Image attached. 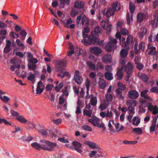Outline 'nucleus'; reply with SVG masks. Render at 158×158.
Returning <instances> with one entry per match:
<instances>
[{"label":"nucleus","instance_id":"obj_1","mask_svg":"<svg viewBox=\"0 0 158 158\" xmlns=\"http://www.w3.org/2000/svg\"><path fill=\"white\" fill-rule=\"evenodd\" d=\"M111 8H109L107 10L106 15L107 17H109L114 14V12L119 10L120 7L117 2H114L112 4Z\"/></svg>","mask_w":158,"mask_h":158},{"label":"nucleus","instance_id":"obj_2","mask_svg":"<svg viewBox=\"0 0 158 158\" xmlns=\"http://www.w3.org/2000/svg\"><path fill=\"white\" fill-rule=\"evenodd\" d=\"M40 142L43 143L42 149L48 151H52L54 148L57 146V144L45 140H42Z\"/></svg>","mask_w":158,"mask_h":158},{"label":"nucleus","instance_id":"obj_3","mask_svg":"<svg viewBox=\"0 0 158 158\" xmlns=\"http://www.w3.org/2000/svg\"><path fill=\"white\" fill-rule=\"evenodd\" d=\"M67 63V61L65 60H57L56 62V64L57 66L55 69V71L56 72H62V71L64 69V67L66 65Z\"/></svg>","mask_w":158,"mask_h":158},{"label":"nucleus","instance_id":"obj_4","mask_svg":"<svg viewBox=\"0 0 158 158\" xmlns=\"http://www.w3.org/2000/svg\"><path fill=\"white\" fill-rule=\"evenodd\" d=\"M88 121L89 122L91 123L95 127H97L100 128L102 127L104 130L105 129L104 124L103 123H102L101 124H100L99 123L100 121L99 119L95 117H94L91 119H88Z\"/></svg>","mask_w":158,"mask_h":158},{"label":"nucleus","instance_id":"obj_5","mask_svg":"<svg viewBox=\"0 0 158 158\" xmlns=\"http://www.w3.org/2000/svg\"><path fill=\"white\" fill-rule=\"evenodd\" d=\"M81 19L82 25H84L85 23L86 25L89 24V19L83 14H81L77 17V23H79Z\"/></svg>","mask_w":158,"mask_h":158},{"label":"nucleus","instance_id":"obj_6","mask_svg":"<svg viewBox=\"0 0 158 158\" xmlns=\"http://www.w3.org/2000/svg\"><path fill=\"white\" fill-rule=\"evenodd\" d=\"M141 105L144 107H148V110L151 112L154 110V106H153L151 102H148L145 100H142L140 101Z\"/></svg>","mask_w":158,"mask_h":158},{"label":"nucleus","instance_id":"obj_7","mask_svg":"<svg viewBox=\"0 0 158 158\" xmlns=\"http://www.w3.org/2000/svg\"><path fill=\"white\" fill-rule=\"evenodd\" d=\"M94 37L92 35H89L87 40L83 39L81 41L82 43L86 46L90 45L92 44H94Z\"/></svg>","mask_w":158,"mask_h":158},{"label":"nucleus","instance_id":"obj_8","mask_svg":"<svg viewBox=\"0 0 158 158\" xmlns=\"http://www.w3.org/2000/svg\"><path fill=\"white\" fill-rule=\"evenodd\" d=\"M154 19L152 20L150 22V24L152 27H156L158 25V11H155L154 15Z\"/></svg>","mask_w":158,"mask_h":158},{"label":"nucleus","instance_id":"obj_9","mask_svg":"<svg viewBox=\"0 0 158 158\" xmlns=\"http://www.w3.org/2000/svg\"><path fill=\"white\" fill-rule=\"evenodd\" d=\"M148 92V90L145 89L141 92V96L144 98V99H142V100H145L146 101L149 102V101H152V98L149 96L147 94Z\"/></svg>","mask_w":158,"mask_h":158},{"label":"nucleus","instance_id":"obj_10","mask_svg":"<svg viewBox=\"0 0 158 158\" xmlns=\"http://www.w3.org/2000/svg\"><path fill=\"white\" fill-rule=\"evenodd\" d=\"M139 96L138 92L135 90H131L128 92V96L130 99H135L137 98Z\"/></svg>","mask_w":158,"mask_h":158},{"label":"nucleus","instance_id":"obj_11","mask_svg":"<svg viewBox=\"0 0 158 158\" xmlns=\"http://www.w3.org/2000/svg\"><path fill=\"white\" fill-rule=\"evenodd\" d=\"M148 50H149L148 53L149 55H156L158 54V52L156 50V48L152 46L151 44H149L148 45Z\"/></svg>","mask_w":158,"mask_h":158},{"label":"nucleus","instance_id":"obj_12","mask_svg":"<svg viewBox=\"0 0 158 158\" xmlns=\"http://www.w3.org/2000/svg\"><path fill=\"white\" fill-rule=\"evenodd\" d=\"M91 98L90 101V104L94 106H96L97 102V98L96 96H94L92 94H90L89 96H86V98L87 99H89Z\"/></svg>","mask_w":158,"mask_h":158},{"label":"nucleus","instance_id":"obj_13","mask_svg":"<svg viewBox=\"0 0 158 158\" xmlns=\"http://www.w3.org/2000/svg\"><path fill=\"white\" fill-rule=\"evenodd\" d=\"M72 144L74 146V149L79 153H81L82 150L80 148L82 145L81 143L77 141H74L72 142Z\"/></svg>","mask_w":158,"mask_h":158},{"label":"nucleus","instance_id":"obj_14","mask_svg":"<svg viewBox=\"0 0 158 158\" xmlns=\"http://www.w3.org/2000/svg\"><path fill=\"white\" fill-rule=\"evenodd\" d=\"M90 50L92 53L96 55L101 54L102 52V50L101 48L98 47L90 48Z\"/></svg>","mask_w":158,"mask_h":158},{"label":"nucleus","instance_id":"obj_15","mask_svg":"<svg viewBox=\"0 0 158 158\" xmlns=\"http://www.w3.org/2000/svg\"><path fill=\"white\" fill-rule=\"evenodd\" d=\"M158 117V115L155 116L153 118L152 122V125L150 128V131L151 132H153L155 130L156 126V125Z\"/></svg>","mask_w":158,"mask_h":158},{"label":"nucleus","instance_id":"obj_16","mask_svg":"<svg viewBox=\"0 0 158 158\" xmlns=\"http://www.w3.org/2000/svg\"><path fill=\"white\" fill-rule=\"evenodd\" d=\"M101 152V150L98 151L95 150L91 151V152L89 154V155L90 158L94 157L95 158H97L98 157H100L102 156L101 154H97L98 152L100 153Z\"/></svg>","mask_w":158,"mask_h":158},{"label":"nucleus","instance_id":"obj_17","mask_svg":"<svg viewBox=\"0 0 158 158\" xmlns=\"http://www.w3.org/2000/svg\"><path fill=\"white\" fill-rule=\"evenodd\" d=\"M147 32V30L145 28H142L140 31L138 32L137 35L140 39H142L145 35Z\"/></svg>","mask_w":158,"mask_h":158},{"label":"nucleus","instance_id":"obj_18","mask_svg":"<svg viewBox=\"0 0 158 158\" xmlns=\"http://www.w3.org/2000/svg\"><path fill=\"white\" fill-rule=\"evenodd\" d=\"M6 45L4 49L3 52L4 53L7 54L11 50V41L7 40L6 41Z\"/></svg>","mask_w":158,"mask_h":158},{"label":"nucleus","instance_id":"obj_19","mask_svg":"<svg viewBox=\"0 0 158 158\" xmlns=\"http://www.w3.org/2000/svg\"><path fill=\"white\" fill-rule=\"evenodd\" d=\"M135 42L136 43V41L135 38H133L131 35L128 36L127 38V45H131L134 44Z\"/></svg>","mask_w":158,"mask_h":158},{"label":"nucleus","instance_id":"obj_20","mask_svg":"<svg viewBox=\"0 0 158 158\" xmlns=\"http://www.w3.org/2000/svg\"><path fill=\"white\" fill-rule=\"evenodd\" d=\"M100 115L102 118H104L105 117L111 118L113 116V113L111 111L109 112V110H108L106 113L104 112H101L100 113Z\"/></svg>","mask_w":158,"mask_h":158},{"label":"nucleus","instance_id":"obj_21","mask_svg":"<svg viewBox=\"0 0 158 158\" xmlns=\"http://www.w3.org/2000/svg\"><path fill=\"white\" fill-rule=\"evenodd\" d=\"M115 92L116 93V97L119 100H123L124 97L122 95V91L119 88H117L115 89Z\"/></svg>","mask_w":158,"mask_h":158},{"label":"nucleus","instance_id":"obj_22","mask_svg":"<svg viewBox=\"0 0 158 158\" xmlns=\"http://www.w3.org/2000/svg\"><path fill=\"white\" fill-rule=\"evenodd\" d=\"M112 57L109 54H106L102 58V60L104 63H110L111 62Z\"/></svg>","mask_w":158,"mask_h":158},{"label":"nucleus","instance_id":"obj_23","mask_svg":"<svg viewBox=\"0 0 158 158\" xmlns=\"http://www.w3.org/2000/svg\"><path fill=\"white\" fill-rule=\"evenodd\" d=\"M31 145L34 148L40 150L41 149H42L43 143L41 145H40L37 142H34L31 144Z\"/></svg>","mask_w":158,"mask_h":158},{"label":"nucleus","instance_id":"obj_24","mask_svg":"<svg viewBox=\"0 0 158 158\" xmlns=\"http://www.w3.org/2000/svg\"><path fill=\"white\" fill-rule=\"evenodd\" d=\"M146 17L144 13H138L137 15V21L141 22L143 21V18Z\"/></svg>","mask_w":158,"mask_h":158},{"label":"nucleus","instance_id":"obj_25","mask_svg":"<svg viewBox=\"0 0 158 158\" xmlns=\"http://www.w3.org/2000/svg\"><path fill=\"white\" fill-rule=\"evenodd\" d=\"M98 84L100 88L101 89H104L106 86V83L105 80L102 78H100Z\"/></svg>","mask_w":158,"mask_h":158},{"label":"nucleus","instance_id":"obj_26","mask_svg":"<svg viewBox=\"0 0 158 158\" xmlns=\"http://www.w3.org/2000/svg\"><path fill=\"white\" fill-rule=\"evenodd\" d=\"M104 76L106 79L109 81H111L113 79V74L110 72H106L104 74Z\"/></svg>","mask_w":158,"mask_h":158},{"label":"nucleus","instance_id":"obj_27","mask_svg":"<svg viewBox=\"0 0 158 158\" xmlns=\"http://www.w3.org/2000/svg\"><path fill=\"white\" fill-rule=\"evenodd\" d=\"M74 78L77 84L80 85L81 84L82 79L80 76L78 75H75L74 76Z\"/></svg>","mask_w":158,"mask_h":158},{"label":"nucleus","instance_id":"obj_28","mask_svg":"<svg viewBox=\"0 0 158 158\" xmlns=\"http://www.w3.org/2000/svg\"><path fill=\"white\" fill-rule=\"evenodd\" d=\"M135 6L134 4L131 2L129 3V9L130 12L132 14L131 15V17L132 19L133 14L134 13L135 10Z\"/></svg>","mask_w":158,"mask_h":158},{"label":"nucleus","instance_id":"obj_29","mask_svg":"<svg viewBox=\"0 0 158 158\" xmlns=\"http://www.w3.org/2000/svg\"><path fill=\"white\" fill-rule=\"evenodd\" d=\"M16 119L22 123H24L27 122V120L22 115H19Z\"/></svg>","mask_w":158,"mask_h":158},{"label":"nucleus","instance_id":"obj_30","mask_svg":"<svg viewBox=\"0 0 158 158\" xmlns=\"http://www.w3.org/2000/svg\"><path fill=\"white\" fill-rule=\"evenodd\" d=\"M137 103L138 102L136 101L129 100L127 102L126 104L128 106H135Z\"/></svg>","mask_w":158,"mask_h":158},{"label":"nucleus","instance_id":"obj_31","mask_svg":"<svg viewBox=\"0 0 158 158\" xmlns=\"http://www.w3.org/2000/svg\"><path fill=\"white\" fill-rule=\"evenodd\" d=\"M85 144L88 145L90 148L93 149L98 148L95 143L90 141H86L85 143Z\"/></svg>","mask_w":158,"mask_h":158},{"label":"nucleus","instance_id":"obj_32","mask_svg":"<svg viewBox=\"0 0 158 158\" xmlns=\"http://www.w3.org/2000/svg\"><path fill=\"white\" fill-rule=\"evenodd\" d=\"M102 27L103 29L106 30V33L107 35H109L110 33L112 28L111 25H109L106 28L105 25H104L103 26H102Z\"/></svg>","mask_w":158,"mask_h":158},{"label":"nucleus","instance_id":"obj_33","mask_svg":"<svg viewBox=\"0 0 158 158\" xmlns=\"http://www.w3.org/2000/svg\"><path fill=\"white\" fill-rule=\"evenodd\" d=\"M69 4V0H60V7L61 8H64V5H68Z\"/></svg>","mask_w":158,"mask_h":158},{"label":"nucleus","instance_id":"obj_34","mask_svg":"<svg viewBox=\"0 0 158 158\" xmlns=\"http://www.w3.org/2000/svg\"><path fill=\"white\" fill-rule=\"evenodd\" d=\"M140 78L142 80V81L144 83L147 82L148 80V76L145 74H142L139 76Z\"/></svg>","mask_w":158,"mask_h":158},{"label":"nucleus","instance_id":"obj_35","mask_svg":"<svg viewBox=\"0 0 158 158\" xmlns=\"http://www.w3.org/2000/svg\"><path fill=\"white\" fill-rule=\"evenodd\" d=\"M127 68L128 69L127 70V73L128 74L131 73L132 72L133 69V66L132 64L130 62H129L128 63V64L127 66Z\"/></svg>","mask_w":158,"mask_h":158},{"label":"nucleus","instance_id":"obj_36","mask_svg":"<svg viewBox=\"0 0 158 158\" xmlns=\"http://www.w3.org/2000/svg\"><path fill=\"white\" fill-rule=\"evenodd\" d=\"M128 54V51L124 49H123L121 50L120 52V55L122 58H125L127 56Z\"/></svg>","mask_w":158,"mask_h":158},{"label":"nucleus","instance_id":"obj_37","mask_svg":"<svg viewBox=\"0 0 158 158\" xmlns=\"http://www.w3.org/2000/svg\"><path fill=\"white\" fill-rule=\"evenodd\" d=\"M84 6V3L81 1L76 2L74 5L75 7L77 8H81L83 7Z\"/></svg>","mask_w":158,"mask_h":158},{"label":"nucleus","instance_id":"obj_38","mask_svg":"<svg viewBox=\"0 0 158 158\" xmlns=\"http://www.w3.org/2000/svg\"><path fill=\"white\" fill-rule=\"evenodd\" d=\"M21 40H24L27 35V33L24 29H23L20 32Z\"/></svg>","mask_w":158,"mask_h":158},{"label":"nucleus","instance_id":"obj_39","mask_svg":"<svg viewBox=\"0 0 158 158\" xmlns=\"http://www.w3.org/2000/svg\"><path fill=\"white\" fill-rule=\"evenodd\" d=\"M114 46L110 44V43H107L105 47L106 50L108 52H110L112 51V48Z\"/></svg>","mask_w":158,"mask_h":158},{"label":"nucleus","instance_id":"obj_40","mask_svg":"<svg viewBox=\"0 0 158 158\" xmlns=\"http://www.w3.org/2000/svg\"><path fill=\"white\" fill-rule=\"evenodd\" d=\"M109 43H110V44L113 46L118 43L117 40L114 38H113L111 36H110L109 37Z\"/></svg>","mask_w":158,"mask_h":158},{"label":"nucleus","instance_id":"obj_41","mask_svg":"<svg viewBox=\"0 0 158 158\" xmlns=\"http://www.w3.org/2000/svg\"><path fill=\"white\" fill-rule=\"evenodd\" d=\"M87 65L89 67V69L92 70H96L95 65L90 61L87 62Z\"/></svg>","mask_w":158,"mask_h":158},{"label":"nucleus","instance_id":"obj_42","mask_svg":"<svg viewBox=\"0 0 158 158\" xmlns=\"http://www.w3.org/2000/svg\"><path fill=\"white\" fill-rule=\"evenodd\" d=\"M121 44L122 46H124V47L127 50H129V48L128 45H127V42H126L125 39L124 38H122V40L120 41Z\"/></svg>","mask_w":158,"mask_h":158},{"label":"nucleus","instance_id":"obj_43","mask_svg":"<svg viewBox=\"0 0 158 158\" xmlns=\"http://www.w3.org/2000/svg\"><path fill=\"white\" fill-rule=\"evenodd\" d=\"M92 111L91 110H84L83 111V113L84 115H86L89 117H90L92 114Z\"/></svg>","mask_w":158,"mask_h":158},{"label":"nucleus","instance_id":"obj_44","mask_svg":"<svg viewBox=\"0 0 158 158\" xmlns=\"http://www.w3.org/2000/svg\"><path fill=\"white\" fill-rule=\"evenodd\" d=\"M102 28L99 26H97L95 28L94 30V32L95 34L101 33L102 32Z\"/></svg>","mask_w":158,"mask_h":158},{"label":"nucleus","instance_id":"obj_45","mask_svg":"<svg viewBox=\"0 0 158 158\" xmlns=\"http://www.w3.org/2000/svg\"><path fill=\"white\" fill-rule=\"evenodd\" d=\"M114 124V120H110L109 121L108 126L109 127V129L110 132H113L114 130L113 129L112 125Z\"/></svg>","mask_w":158,"mask_h":158},{"label":"nucleus","instance_id":"obj_46","mask_svg":"<svg viewBox=\"0 0 158 158\" xmlns=\"http://www.w3.org/2000/svg\"><path fill=\"white\" fill-rule=\"evenodd\" d=\"M78 11L77 9L73 8L72 9L71 12V15L72 17H75L77 14Z\"/></svg>","mask_w":158,"mask_h":158},{"label":"nucleus","instance_id":"obj_47","mask_svg":"<svg viewBox=\"0 0 158 158\" xmlns=\"http://www.w3.org/2000/svg\"><path fill=\"white\" fill-rule=\"evenodd\" d=\"M104 68L103 64L101 63L98 62L97 63L96 67V70L98 71L100 69L101 70L102 69Z\"/></svg>","mask_w":158,"mask_h":158},{"label":"nucleus","instance_id":"obj_48","mask_svg":"<svg viewBox=\"0 0 158 158\" xmlns=\"http://www.w3.org/2000/svg\"><path fill=\"white\" fill-rule=\"evenodd\" d=\"M29 76L27 77L28 80L31 81H34L35 80H34L35 77V75L31 73H29Z\"/></svg>","mask_w":158,"mask_h":158},{"label":"nucleus","instance_id":"obj_49","mask_svg":"<svg viewBox=\"0 0 158 158\" xmlns=\"http://www.w3.org/2000/svg\"><path fill=\"white\" fill-rule=\"evenodd\" d=\"M133 131L138 135L142 134V130L139 127L134 128L133 129Z\"/></svg>","mask_w":158,"mask_h":158},{"label":"nucleus","instance_id":"obj_50","mask_svg":"<svg viewBox=\"0 0 158 158\" xmlns=\"http://www.w3.org/2000/svg\"><path fill=\"white\" fill-rule=\"evenodd\" d=\"M117 79L118 80H121L122 79L123 76V74L121 70H118L116 73Z\"/></svg>","mask_w":158,"mask_h":158},{"label":"nucleus","instance_id":"obj_51","mask_svg":"<svg viewBox=\"0 0 158 158\" xmlns=\"http://www.w3.org/2000/svg\"><path fill=\"white\" fill-rule=\"evenodd\" d=\"M118 86L119 87V88L121 90V91L124 90L126 88L125 85L120 82H119L118 83Z\"/></svg>","mask_w":158,"mask_h":158},{"label":"nucleus","instance_id":"obj_52","mask_svg":"<svg viewBox=\"0 0 158 158\" xmlns=\"http://www.w3.org/2000/svg\"><path fill=\"white\" fill-rule=\"evenodd\" d=\"M2 123H3L5 125H7L11 126V124L7 121L6 119L4 118L1 119L0 118V124Z\"/></svg>","mask_w":158,"mask_h":158},{"label":"nucleus","instance_id":"obj_53","mask_svg":"<svg viewBox=\"0 0 158 158\" xmlns=\"http://www.w3.org/2000/svg\"><path fill=\"white\" fill-rule=\"evenodd\" d=\"M82 127L84 130L88 131L90 132L92 131V128L89 126L84 125L82 126Z\"/></svg>","mask_w":158,"mask_h":158},{"label":"nucleus","instance_id":"obj_54","mask_svg":"<svg viewBox=\"0 0 158 158\" xmlns=\"http://www.w3.org/2000/svg\"><path fill=\"white\" fill-rule=\"evenodd\" d=\"M119 63L122 66L121 67L122 69H123L124 67L125 68L126 62L125 59L123 58L120 59L119 60Z\"/></svg>","mask_w":158,"mask_h":158},{"label":"nucleus","instance_id":"obj_55","mask_svg":"<svg viewBox=\"0 0 158 158\" xmlns=\"http://www.w3.org/2000/svg\"><path fill=\"white\" fill-rule=\"evenodd\" d=\"M140 49L139 48V47H138V45L137 44L136 42L135 43V47H134V51L135 53L137 54L139 53V50Z\"/></svg>","mask_w":158,"mask_h":158},{"label":"nucleus","instance_id":"obj_56","mask_svg":"<svg viewBox=\"0 0 158 158\" xmlns=\"http://www.w3.org/2000/svg\"><path fill=\"white\" fill-rule=\"evenodd\" d=\"M121 33L124 35H127L128 33V31L126 28H121Z\"/></svg>","mask_w":158,"mask_h":158},{"label":"nucleus","instance_id":"obj_57","mask_svg":"<svg viewBox=\"0 0 158 158\" xmlns=\"http://www.w3.org/2000/svg\"><path fill=\"white\" fill-rule=\"evenodd\" d=\"M10 36L12 38H18L19 37V35L16 34L15 32L13 31H11L10 33Z\"/></svg>","mask_w":158,"mask_h":158},{"label":"nucleus","instance_id":"obj_58","mask_svg":"<svg viewBox=\"0 0 158 158\" xmlns=\"http://www.w3.org/2000/svg\"><path fill=\"white\" fill-rule=\"evenodd\" d=\"M35 64H30L28 65V68L30 70H34L36 68Z\"/></svg>","mask_w":158,"mask_h":158},{"label":"nucleus","instance_id":"obj_59","mask_svg":"<svg viewBox=\"0 0 158 158\" xmlns=\"http://www.w3.org/2000/svg\"><path fill=\"white\" fill-rule=\"evenodd\" d=\"M106 100L107 102L110 101L112 99V96L110 94H106Z\"/></svg>","mask_w":158,"mask_h":158},{"label":"nucleus","instance_id":"obj_60","mask_svg":"<svg viewBox=\"0 0 158 158\" xmlns=\"http://www.w3.org/2000/svg\"><path fill=\"white\" fill-rule=\"evenodd\" d=\"M10 113L12 115L16 117V118H17L18 116H19V114L17 112L13 110H11Z\"/></svg>","mask_w":158,"mask_h":158},{"label":"nucleus","instance_id":"obj_61","mask_svg":"<svg viewBox=\"0 0 158 158\" xmlns=\"http://www.w3.org/2000/svg\"><path fill=\"white\" fill-rule=\"evenodd\" d=\"M112 68L110 65H107L105 67V70L107 72H110L112 70Z\"/></svg>","mask_w":158,"mask_h":158},{"label":"nucleus","instance_id":"obj_62","mask_svg":"<svg viewBox=\"0 0 158 158\" xmlns=\"http://www.w3.org/2000/svg\"><path fill=\"white\" fill-rule=\"evenodd\" d=\"M150 91L152 93H158V88L156 87H153L151 89Z\"/></svg>","mask_w":158,"mask_h":158},{"label":"nucleus","instance_id":"obj_63","mask_svg":"<svg viewBox=\"0 0 158 158\" xmlns=\"http://www.w3.org/2000/svg\"><path fill=\"white\" fill-rule=\"evenodd\" d=\"M136 64V68L139 70H141V69H142L143 67V65L142 64L140 63H139L137 64Z\"/></svg>","mask_w":158,"mask_h":158},{"label":"nucleus","instance_id":"obj_64","mask_svg":"<svg viewBox=\"0 0 158 158\" xmlns=\"http://www.w3.org/2000/svg\"><path fill=\"white\" fill-rule=\"evenodd\" d=\"M152 113L154 115H156L158 113V107L156 106H154V110H153Z\"/></svg>","mask_w":158,"mask_h":158}]
</instances>
